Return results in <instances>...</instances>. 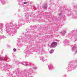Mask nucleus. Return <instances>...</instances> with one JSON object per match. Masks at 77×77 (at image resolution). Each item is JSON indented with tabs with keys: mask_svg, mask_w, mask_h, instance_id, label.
Instances as JSON below:
<instances>
[{
	"mask_svg": "<svg viewBox=\"0 0 77 77\" xmlns=\"http://www.w3.org/2000/svg\"><path fill=\"white\" fill-rule=\"evenodd\" d=\"M51 46L52 47H56V46H57V43L55 42H52L51 43Z\"/></svg>",
	"mask_w": 77,
	"mask_h": 77,
	"instance_id": "1",
	"label": "nucleus"
},
{
	"mask_svg": "<svg viewBox=\"0 0 77 77\" xmlns=\"http://www.w3.org/2000/svg\"><path fill=\"white\" fill-rule=\"evenodd\" d=\"M53 52H54V50H51L50 51V54H52V53H53Z\"/></svg>",
	"mask_w": 77,
	"mask_h": 77,
	"instance_id": "2",
	"label": "nucleus"
},
{
	"mask_svg": "<svg viewBox=\"0 0 77 77\" xmlns=\"http://www.w3.org/2000/svg\"><path fill=\"white\" fill-rule=\"evenodd\" d=\"M13 50H14V51H17V49H16L15 48H14L13 49Z\"/></svg>",
	"mask_w": 77,
	"mask_h": 77,
	"instance_id": "3",
	"label": "nucleus"
},
{
	"mask_svg": "<svg viewBox=\"0 0 77 77\" xmlns=\"http://www.w3.org/2000/svg\"><path fill=\"white\" fill-rule=\"evenodd\" d=\"M34 69H36L37 68L36 67H34Z\"/></svg>",
	"mask_w": 77,
	"mask_h": 77,
	"instance_id": "4",
	"label": "nucleus"
},
{
	"mask_svg": "<svg viewBox=\"0 0 77 77\" xmlns=\"http://www.w3.org/2000/svg\"><path fill=\"white\" fill-rule=\"evenodd\" d=\"M24 4H25V5H26V4H27V2H24Z\"/></svg>",
	"mask_w": 77,
	"mask_h": 77,
	"instance_id": "5",
	"label": "nucleus"
}]
</instances>
